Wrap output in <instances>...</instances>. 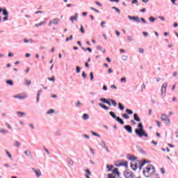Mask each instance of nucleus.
Returning a JSON list of instances; mask_svg holds the SVG:
<instances>
[{
  "label": "nucleus",
  "mask_w": 178,
  "mask_h": 178,
  "mask_svg": "<svg viewBox=\"0 0 178 178\" xmlns=\"http://www.w3.org/2000/svg\"><path fill=\"white\" fill-rule=\"evenodd\" d=\"M138 128L135 129V133L136 136H138L140 138H143V137H148V134L145 131V129H144V126L143 125V123L140 122L138 124Z\"/></svg>",
  "instance_id": "nucleus-1"
},
{
  "label": "nucleus",
  "mask_w": 178,
  "mask_h": 178,
  "mask_svg": "<svg viewBox=\"0 0 178 178\" xmlns=\"http://www.w3.org/2000/svg\"><path fill=\"white\" fill-rule=\"evenodd\" d=\"M155 167L152 165H149V166L146 167L145 170H143V173L145 177H149L151 175L155 173Z\"/></svg>",
  "instance_id": "nucleus-2"
},
{
  "label": "nucleus",
  "mask_w": 178,
  "mask_h": 178,
  "mask_svg": "<svg viewBox=\"0 0 178 178\" xmlns=\"http://www.w3.org/2000/svg\"><path fill=\"white\" fill-rule=\"evenodd\" d=\"M161 119L163 122H165V124L167 126H169V124H170V119H169V117L166 115V114H161Z\"/></svg>",
  "instance_id": "nucleus-3"
},
{
  "label": "nucleus",
  "mask_w": 178,
  "mask_h": 178,
  "mask_svg": "<svg viewBox=\"0 0 178 178\" xmlns=\"http://www.w3.org/2000/svg\"><path fill=\"white\" fill-rule=\"evenodd\" d=\"M125 178H134V175L131 172H124Z\"/></svg>",
  "instance_id": "nucleus-4"
},
{
  "label": "nucleus",
  "mask_w": 178,
  "mask_h": 178,
  "mask_svg": "<svg viewBox=\"0 0 178 178\" xmlns=\"http://www.w3.org/2000/svg\"><path fill=\"white\" fill-rule=\"evenodd\" d=\"M32 170H33L36 177L38 178L41 177L42 174H41V170H40V169H35L34 168H32Z\"/></svg>",
  "instance_id": "nucleus-5"
},
{
  "label": "nucleus",
  "mask_w": 178,
  "mask_h": 178,
  "mask_svg": "<svg viewBox=\"0 0 178 178\" xmlns=\"http://www.w3.org/2000/svg\"><path fill=\"white\" fill-rule=\"evenodd\" d=\"M128 19L129 20H134V22H136V23H140V17H136V16H130L128 15Z\"/></svg>",
  "instance_id": "nucleus-6"
},
{
  "label": "nucleus",
  "mask_w": 178,
  "mask_h": 178,
  "mask_svg": "<svg viewBox=\"0 0 178 178\" xmlns=\"http://www.w3.org/2000/svg\"><path fill=\"white\" fill-rule=\"evenodd\" d=\"M101 147L104 148L106 151V152H109V149L108 148V146H106V143H105V141H101Z\"/></svg>",
  "instance_id": "nucleus-7"
},
{
  "label": "nucleus",
  "mask_w": 178,
  "mask_h": 178,
  "mask_svg": "<svg viewBox=\"0 0 178 178\" xmlns=\"http://www.w3.org/2000/svg\"><path fill=\"white\" fill-rule=\"evenodd\" d=\"M27 95H17L14 96V98H18L19 99H26L27 98Z\"/></svg>",
  "instance_id": "nucleus-8"
},
{
  "label": "nucleus",
  "mask_w": 178,
  "mask_h": 178,
  "mask_svg": "<svg viewBox=\"0 0 178 178\" xmlns=\"http://www.w3.org/2000/svg\"><path fill=\"white\" fill-rule=\"evenodd\" d=\"M124 129H125L128 133H133V127L130 125L124 126Z\"/></svg>",
  "instance_id": "nucleus-9"
},
{
  "label": "nucleus",
  "mask_w": 178,
  "mask_h": 178,
  "mask_svg": "<svg viewBox=\"0 0 178 178\" xmlns=\"http://www.w3.org/2000/svg\"><path fill=\"white\" fill-rule=\"evenodd\" d=\"M99 101L101 102H103V104H107V105H108L109 106H111L112 105V104H111L109 101H108L106 98H100Z\"/></svg>",
  "instance_id": "nucleus-10"
},
{
  "label": "nucleus",
  "mask_w": 178,
  "mask_h": 178,
  "mask_svg": "<svg viewBox=\"0 0 178 178\" xmlns=\"http://www.w3.org/2000/svg\"><path fill=\"white\" fill-rule=\"evenodd\" d=\"M77 17H79V14L75 13L74 17H70V20H71L72 23H74V20L77 21Z\"/></svg>",
  "instance_id": "nucleus-11"
},
{
  "label": "nucleus",
  "mask_w": 178,
  "mask_h": 178,
  "mask_svg": "<svg viewBox=\"0 0 178 178\" xmlns=\"http://www.w3.org/2000/svg\"><path fill=\"white\" fill-rule=\"evenodd\" d=\"M168 88V83H164L161 86V95H163V90L166 91V88Z\"/></svg>",
  "instance_id": "nucleus-12"
},
{
  "label": "nucleus",
  "mask_w": 178,
  "mask_h": 178,
  "mask_svg": "<svg viewBox=\"0 0 178 178\" xmlns=\"http://www.w3.org/2000/svg\"><path fill=\"white\" fill-rule=\"evenodd\" d=\"M41 92H42V89L39 90L37 93L36 102L38 104L40 102V95H41Z\"/></svg>",
  "instance_id": "nucleus-13"
},
{
  "label": "nucleus",
  "mask_w": 178,
  "mask_h": 178,
  "mask_svg": "<svg viewBox=\"0 0 178 178\" xmlns=\"http://www.w3.org/2000/svg\"><path fill=\"white\" fill-rule=\"evenodd\" d=\"M134 120H135L136 122H141V119H140V117H138V113L134 114Z\"/></svg>",
  "instance_id": "nucleus-14"
},
{
  "label": "nucleus",
  "mask_w": 178,
  "mask_h": 178,
  "mask_svg": "<svg viewBox=\"0 0 178 178\" xmlns=\"http://www.w3.org/2000/svg\"><path fill=\"white\" fill-rule=\"evenodd\" d=\"M99 106H100V108H102L103 109H105V111H109V107L104 104L99 103Z\"/></svg>",
  "instance_id": "nucleus-15"
},
{
  "label": "nucleus",
  "mask_w": 178,
  "mask_h": 178,
  "mask_svg": "<svg viewBox=\"0 0 178 178\" xmlns=\"http://www.w3.org/2000/svg\"><path fill=\"white\" fill-rule=\"evenodd\" d=\"M8 133H9V131H8V129H3V128H1V129H0V134H8Z\"/></svg>",
  "instance_id": "nucleus-16"
},
{
  "label": "nucleus",
  "mask_w": 178,
  "mask_h": 178,
  "mask_svg": "<svg viewBox=\"0 0 178 178\" xmlns=\"http://www.w3.org/2000/svg\"><path fill=\"white\" fill-rule=\"evenodd\" d=\"M13 145L15 147H16V148H20V145H22V143H20V142L17 141V140H15Z\"/></svg>",
  "instance_id": "nucleus-17"
},
{
  "label": "nucleus",
  "mask_w": 178,
  "mask_h": 178,
  "mask_svg": "<svg viewBox=\"0 0 178 178\" xmlns=\"http://www.w3.org/2000/svg\"><path fill=\"white\" fill-rule=\"evenodd\" d=\"M115 120L116 122H118L120 124H124V121L123 120V119L120 118V117L119 116Z\"/></svg>",
  "instance_id": "nucleus-18"
},
{
  "label": "nucleus",
  "mask_w": 178,
  "mask_h": 178,
  "mask_svg": "<svg viewBox=\"0 0 178 178\" xmlns=\"http://www.w3.org/2000/svg\"><path fill=\"white\" fill-rule=\"evenodd\" d=\"M82 119L83 120H88L90 119V115H88V113H84L83 115H82Z\"/></svg>",
  "instance_id": "nucleus-19"
},
{
  "label": "nucleus",
  "mask_w": 178,
  "mask_h": 178,
  "mask_svg": "<svg viewBox=\"0 0 178 178\" xmlns=\"http://www.w3.org/2000/svg\"><path fill=\"white\" fill-rule=\"evenodd\" d=\"M67 162L68 163V165H70V166H73L74 165L73 160H72V159L70 158L67 159Z\"/></svg>",
  "instance_id": "nucleus-20"
},
{
  "label": "nucleus",
  "mask_w": 178,
  "mask_h": 178,
  "mask_svg": "<svg viewBox=\"0 0 178 178\" xmlns=\"http://www.w3.org/2000/svg\"><path fill=\"white\" fill-rule=\"evenodd\" d=\"M24 86H31V80H27V79H24Z\"/></svg>",
  "instance_id": "nucleus-21"
},
{
  "label": "nucleus",
  "mask_w": 178,
  "mask_h": 178,
  "mask_svg": "<svg viewBox=\"0 0 178 178\" xmlns=\"http://www.w3.org/2000/svg\"><path fill=\"white\" fill-rule=\"evenodd\" d=\"M1 12H3V16H9V13L8 12V10H6V8L2 9Z\"/></svg>",
  "instance_id": "nucleus-22"
},
{
  "label": "nucleus",
  "mask_w": 178,
  "mask_h": 178,
  "mask_svg": "<svg viewBox=\"0 0 178 178\" xmlns=\"http://www.w3.org/2000/svg\"><path fill=\"white\" fill-rule=\"evenodd\" d=\"M127 159H129V161H136L137 157H134V159H133L132 155L128 154L127 155Z\"/></svg>",
  "instance_id": "nucleus-23"
},
{
  "label": "nucleus",
  "mask_w": 178,
  "mask_h": 178,
  "mask_svg": "<svg viewBox=\"0 0 178 178\" xmlns=\"http://www.w3.org/2000/svg\"><path fill=\"white\" fill-rule=\"evenodd\" d=\"M109 115H111L113 117V119H117V118L118 116L116 115V114L115 113H113V111H110L109 112Z\"/></svg>",
  "instance_id": "nucleus-24"
},
{
  "label": "nucleus",
  "mask_w": 178,
  "mask_h": 178,
  "mask_svg": "<svg viewBox=\"0 0 178 178\" xmlns=\"http://www.w3.org/2000/svg\"><path fill=\"white\" fill-rule=\"evenodd\" d=\"M17 115H18L19 118H23V116H24L26 113L21 111H17Z\"/></svg>",
  "instance_id": "nucleus-25"
},
{
  "label": "nucleus",
  "mask_w": 178,
  "mask_h": 178,
  "mask_svg": "<svg viewBox=\"0 0 178 178\" xmlns=\"http://www.w3.org/2000/svg\"><path fill=\"white\" fill-rule=\"evenodd\" d=\"M109 101H111L112 105H113L114 107L118 106V103L116 102V101H115V100H113V99H109Z\"/></svg>",
  "instance_id": "nucleus-26"
},
{
  "label": "nucleus",
  "mask_w": 178,
  "mask_h": 178,
  "mask_svg": "<svg viewBox=\"0 0 178 178\" xmlns=\"http://www.w3.org/2000/svg\"><path fill=\"white\" fill-rule=\"evenodd\" d=\"M118 108L120 109V111H124V106L122 104V103H118Z\"/></svg>",
  "instance_id": "nucleus-27"
},
{
  "label": "nucleus",
  "mask_w": 178,
  "mask_h": 178,
  "mask_svg": "<svg viewBox=\"0 0 178 178\" xmlns=\"http://www.w3.org/2000/svg\"><path fill=\"white\" fill-rule=\"evenodd\" d=\"M127 40L129 42H131V41H134V39L133 38V36H131V35L127 36Z\"/></svg>",
  "instance_id": "nucleus-28"
},
{
  "label": "nucleus",
  "mask_w": 178,
  "mask_h": 178,
  "mask_svg": "<svg viewBox=\"0 0 178 178\" xmlns=\"http://www.w3.org/2000/svg\"><path fill=\"white\" fill-rule=\"evenodd\" d=\"M53 24H59V19L55 18L52 20Z\"/></svg>",
  "instance_id": "nucleus-29"
},
{
  "label": "nucleus",
  "mask_w": 178,
  "mask_h": 178,
  "mask_svg": "<svg viewBox=\"0 0 178 178\" xmlns=\"http://www.w3.org/2000/svg\"><path fill=\"white\" fill-rule=\"evenodd\" d=\"M131 168L133 170H137V164L131 163Z\"/></svg>",
  "instance_id": "nucleus-30"
},
{
  "label": "nucleus",
  "mask_w": 178,
  "mask_h": 178,
  "mask_svg": "<svg viewBox=\"0 0 178 178\" xmlns=\"http://www.w3.org/2000/svg\"><path fill=\"white\" fill-rule=\"evenodd\" d=\"M155 20H156V18L154 17H149V21L151 22V23H154L155 22Z\"/></svg>",
  "instance_id": "nucleus-31"
},
{
  "label": "nucleus",
  "mask_w": 178,
  "mask_h": 178,
  "mask_svg": "<svg viewBox=\"0 0 178 178\" xmlns=\"http://www.w3.org/2000/svg\"><path fill=\"white\" fill-rule=\"evenodd\" d=\"M113 172L115 174V175H118V176H119V175H120V172H119V170L118 168H115L113 170Z\"/></svg>",
  "instance_id": "nucleus-32"
},
{
  "label": "nucleus",
  "mask_w": 178,
  "mask_h": 178,
  "mask_svg": "<svg viewBox=\"0 0 178 178\" xmlns=\"http://www.w3.org/2000/svg\"><path fill=\"white\" fill-rule=\"evenodd\" d=\"M136 148L139 152L144 154V149H143V148H141L140 146H136Z\"/></svg>",
  "instance_id": "nucleus-33"
},
{
  "label": "nucleus",
  "mask_w": 178,
  "mask_h": 178,
  "mask_svg": "<svg viewBox=\"0 0 178 178\" xmlns=\"http://www.w3.org/2000/svg\"><path fill=\"white\" fill-rule=\"evenodd\" d=\"M45 24V22H41L40 23L35 24V27H39V26H44Z\"/></svg>",
  "instance_id": "nucleus-34"
},
{
  "label": "nucleus",
  "mask_w": 178,
  "mask_h": 178,
  "mask_svg": "<svg viewBox=\"0 0 178 178\" xmlns=\"http://www.w3.org/2000/svg\"><path fill=\"white\" fill-rule=\"evenodd\" d=\"M24 154L26 156H30V155H31V151L30 150H26L24 152Z\"/></svg>",
  "instance_id": "nucleus-35"
},
{
  "label": "nucleus",
  "mask_w": 178,
  "mask_h": 178,
  "mask_svg": "<svg viewBox=\"0 0 178 178\" xmlns=\"http://www.w3.org/2000/svg\"><path fill=\"white\" fill-rule=\"evenodd\" d=\"M145 163H151V161H147V160L144 159V160L143 161V162L141 163V166H144V164H145Z\"/></svg>",
  "instance_id": "nucleus-36"
},
{
  "label": "nucleus",
  "mask_w": 178,
  "mask_h": 178,
  "mask_svg": "<svg viewBox=\"0 0 178 178\" xmlns=\"http://www.w3.org/2000/svg\"><path fill=\"white\" fill-rule=\"evenodd\" d=\"M23 41H24V42H25V43H27V42H31V44L33 43V40H31V39L28 40V39H26V38H24V39L23 40Z\"/></svg>",
  "instance_id": "nucleus-37"
},
{
  "label": "nucleus",
  "mask_w": 178,
  "mask_h": 178,
  "mask_svg": "<svg viewBox=\"0 0 178 178\" xmlns=\"http://www.w3.org/2000/svg\"><path fill=\"white\" fill-rule=\"evenodd\" d=\"M126 112L127 113L128 115H133V110L127 108Z\"/></svg>",
  "instance_id": "nucleus-38"
},
{
  "label": "nucleus",
  "mask_w": 178,
  "mask_h": 178,
  "mask_svg": "<svg viewBox=\"0 0 178 178\" xmlns=\"http://www.w3.org/2000/svg\"><path fill=\"white\" fill-rule=\"evenodd\" d=\"M54 113H55V110H54V109H50V110H49V111L47 112V115H51V114Z\"/></svg>",
  "instance_id": "nucleus-39"
},
{
  "label": "nucleus",
  "mask_w": 178,
  "mask_h": 178,
  "mask_svg": "<svg viewBox=\"0 0 178 178\" xmlns=\"http://www.w3.org/2000/svg\"><path fill=\"white\" fill-rule=\"evenodd\" d=\"M122 116L124 118V119H130V116L126 113L122 114Z\"/></svg>",
  "instance_id": "nucleus-40"
},
{
  "label": "nucleus",
  "mask_w": 178,
  "mask_h": 178,
  "mask_svg": "<svg viewBox=\"0 0 178 178\" xmlns=\"http://www.w3.org/2000/svg\"><path fill=\"white\" fill-rule=\"evenodd\" d=\"M72 40H73V35H71L69 38H67L65 39V41H66V42H69V41H70Z\"/></svg>",
  "instance_id": "nucleus-41"
},
{
  "label": "nucleus",
  "mask_w": 178,
  "mask_h": 178,
  "mask_svg": "<svg viewBox=\"0 0 178 178\" xmlns=\"http://www.w3.org/2000/svg\"><path fill=\"white\" fill-rule=\"evenodd\" d=\"M122 165V166H125V168H128L129 163L127 161H123Z\"/></svg>",
  "instance_id": "nucleus-42"
},
{
  "label": "nucleus",
  "mask_w": 178,
  "mask_h": 178,
  "mask_svg": "<svg viewBox=\"0 0 178 178\" xmlns=\"http://www.w3.org/2000/svg\"><path fill=\"white\" fill-rule=\"evenodd\" d=\"M6 83L9 84V86H13V81L12 80H8L6 81Z\"/></svg>",
  "instance_id": "nucleus-43"
},
{
  "label": "nucleus",
  "mask_w": 178,
  "mask_h": 178,
  "mask_svg": "<svg viewBox=\"0 0 178 178\" xmlns=\"http://www.w3.org/2000/svg\"><path fill=\"white\" fill-rule=\"evenodd\" d=\"M106 168L108 169V172H111V170H112V168H113V165H106Z\"/></svg>",
  "instance_id": "nucleus-44"
},
{
  "label": "nucleus",
  "mask_w": 178,
  "mask_h": 178,
  "mask_svg": "<svg viewBox=\"0 0 178 178\" xmlns=\"http://www.w3.org/2000/svg\"><path fill=\"white\" fill-rule=\"evenodd\" d=\"M80 31L81 33H82V34H84V33H86V31H84V27H83V25H81Z\"/></svg>",
  "instance_id": "nucleus-45"
},
{
  "label": "nucleus",
  "mask_w": 178,
  "mask_h": 178,
  "mask_svg": "<svg viewBox=\"0 0 178 178\" xmlns=\"http://www.w3.org/2000/svg\"><path fill=\"white\" fill-rule=\"evenodd\" d=\"M122 60L126 61V60H127V59H129V56H122Z\"/></svg>",
  "instance_id": "nucleus-46"
},
{
  "label": "nucleus",
  "mask_w": 178,
  "mask_h": 178,
  "mask_svg": "<svg viewBox=\"0 0 178 178\" xmlns=\"http://www.w3.org/2000/svg\"><path fill=\"white\" fill-rule=\"evenodd\" d=\"M91 134L93 135V136H95L96 137H101V135L94 132V131H91Z\"/></svg>",
  "instance_id": "nucleus-47"
},
{
  "label": "nucleus",
  "mask_w": 178,
  "mask_h": 178,
  "mask_svg": "<svg viewBox=\"0 0 178 178\" xmlns=\"http://www.w3.org/2000/svg\"><path fill=\"white\" fill-rule=\"evenodd\" d=\"M90 81H92V80H94V73L90 72Z\"/></svg>",
  "instance_id": "nucleus-48"
},
{
  "label": "nucleus",
  "mask_w": 178,
  "mask_h": 178,
  "mask_svg": "<svg viewBox=\"0 0 178 178\" xmlns=\"http://www.w3.org/2000/svg\"><path fill=\"white\" fill-rule=\"evenodd\" d=\"M140 20H141L142 23H143V24H147V20H145V19L141 17L140 19Z\"/></svg>",
  "instance_id": "nucleus-49"
},
{
  "label": "nucleus",
  "mask_w": 178,
  "mask_h": 178,
  "mask_svg": "<svg viewBox=\"0 0 178 178\" xmlns=\"http://www.w3.org/2000/svg\"><path fill=\"white\" fill-rule=\"evenodd\" d=\"M111 9H115L116 10L117 13H120V10L116 7H112Z\"/></svg>",
  "instance_id": "nucleus-50"
},
{
  "label": "nucleus",
  "mask_w": 178,
  "mask_h": 178,
  "mask_svg": "<svg viewBox=\"0 0 178 178\" xmlns=\"http://www.w3.org/2000/svg\"><path fill=\"white\" fill-rule=\"evenodd\" d=\"M90 152H91L92 155L95 156V152H94V149L92 148L89 147Z\"/></svg>",
  "instance_id": "nucleus-51"
},
{
  "label": "nucleus",
  "mask_w": 178,
  "mask_h": 178,
  "mask_svg": "<svg viewBox=\"0 0 178 178\" xmlns=\"http://www.w3.org/2000/svg\"><path fill=\"white\" fill-rule=\"evenodd\" d=\"M76 73H80V70H81V67L76 66Z\"/></svg>",
  "instance_id": "nucleus-52"
},
{
  "label": "nucleus",
  "mask_w": 178,
  "mask_h": 178,
  "mask_svg": "<svg viewBox=\"0 0 178 178\" xmlns=\"http://www.w3.org/2000/svg\"><path fill=\"white\" fill-rule=\"evenodd\" d=\"M91 10H94L96 13H99V10L95 9L94 7H90Z\"/></svg>",
  "instance_id": "nucleus-53"
},
{
  "label": "nucleus",
  "mask_w": 178,
  "mask_h": 178,
  "mask_svg": "<svg viewBox=\"0 0 178 178\" xmlns=\"http://www.w3.org/2000/svg\"><path fill=\"white\" fill-rule=\"evenodd\" d=\"M108 178H116V176L113 175V174H108Z\"/></svg>",
  "instance_id": "nucleus-54"
},
{
  "label": "nucleus",
  "mask_w": 178,
  "mask_h": 178,
  "mask_svg": "<svg viewBox=\"0 0 178 178\" xmlns=\"http://www.w3.org/2000/svg\"><path fill=\"white\" fill-rule=\"evenodd\" d=\"M6 127H8L9 129V130L12 129V127L10 126V124H9V123L6 122Z\"/></svg>",
  "instance_id": "nucleus-55"
},
{
  "label": "nucleus",
  "mask_w": 178,
  "mask_h": 178,
  "mask_svg": "<svg viewBox=\"0 0 178 178\" xmlns=\"http://www.w3.org/2000/svg\"><path fill=\"white\" fill-rule=\"evenodd\" d=\"M138 51H139V54H144V49H143V48H139V49H138Z\"/></svg>",
  "instance_id": "nucleus-56"
},
{
  "label": "nucleus",
  "mask_w": 178,
  "mask_h": 178,
  "mask_svg": "<svg viewBox=\"0 0 178 178\" xmlns=\"http://www.w3.org/2000/svg\"><path fill=\"white\" fill-rule=\"evenodd\" d=\"M48 80L49 81H55V76H52L51 78H48Z\"/></svg>",
  "instance_id": "nucleus-57"
},
{
  "label": "nucleus",
  "mask_w": 178,
  "mask_h": 178,
  "mask_svg": "<svg viewBox=\"0 0 178 178\" xmlns=\"http://www.w3.org/2000/svg\"><path fill=\"white\" fill-rule=\"evenodd\" d=\"M83 137H84L85 138H87V140H90V136L87 135V134H83L82 135Z\"/></svg>",
  "instance_id": "nucleus-58"
},
{
  "label": "nucleus",
  "mask_w": 178,
  "mask_h": 178,
  "mask_svg": "<svg viewBox=\"0 0 178 178\" xmlns=\"http://www.w3.org/2000/svg\"><path fill=\"white\" fill-rule=\"evenodd\" d=\"M86 172L88 175V176H91V171H90V169H87Z\"/></svg>",
  "instance_id": "nucleus-59"
},
{
  "label": "nucleus",
  "mask_w": 178,
  "mask_h": 178,
  "mask_svg": "<svg viewBox=\"0 0 178 178\" xmlns=\"http://www.w3.org/2000/svg\"><path fill=\"white\" fill-rule=\"evenodd\" d=\"M159 19H160L161 20H162L163 22H165V20H166V19L165 18V17H162V16H159Z\"/></svg>",
  "instance_id": "nucleus-60"
},
{
  "label": "nucleus",
  "mask_w": 178,
  "mask_h": 178,
  "mask_svg": "<svg viewBox=\"0 0 178 178\" xmlns=\"http://www.w3.org/2000/svg\"><path fill=\"white\" fill-rule=\"evenodd\" d=\"M8 17H9V16H5V17L3 18V22L8 21Z\"/></svg>",
  "instance_id": "nucleus-61"
},
{
  "label": "nucleus",
  "mask_w": 178,
  "mask_h": 178,
  "mask_svg": "<svg viewBox=\"0 0 178 178\" xmlns=\"http://www.w3.org/2000/svg\"><path fill=\"white\" fill-rule=\"evenodd\" d=\"M6 154H7L8 158H10V159H12V155L10 154V153H9L8 151H6Z\"/></svg>",
  "instance_id": "nucleus-62"
},
{
  "label": "nucleus",
  "mask_w": 178,
  "mask_h": 178,
  "mask_svg": "<svg viewBox=\"0 0 178 178\" xmlns=\"http://www.w3.org/2000/svg\"><path fill=\"white\" fill-rule=\"evenodd\" d=\"M76 106H77L79 108V106H80L81 105V102H77L76 104H75Z\"/></svg>",
  "instance_id": "nucleus-63"
},
{
  "label": "nucleus",
  "mask_w": 178,
  "mask_h": 178,
  "mask_svg": "<svg viewBox=\"0 0 178 178\" xmlns=\"http://www.w3.org/2000/svg\"><path fill=\"white\" fill-rule=\"evenodd\" d=\"M121 83H126V78L123 77L120 79Z\"/></svg>",
  "instance_id": "nucleus-64"
}]
</instances>
